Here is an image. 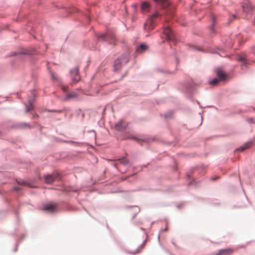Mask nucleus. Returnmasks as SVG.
<instances>
[{"mask_svg": "<svg viewBox=\"0 0 255 255\" xmlns=\"http://www.w3.org/2000/svg\"><path fill=\"white\" fill-rule=\"evenodd\" d=\"M158 17V13L156 12L153 14L144 25L145 29L147 30H151L155 26L154 20Z\"/></svg>", "mask_w": 255, "mask_h": 255, "instance_id": "1", "label": "nucleus"}, {"mask_svg": "<svg viewBox=\"0 0 255 255\" xmlns=\"http://www.w3.org/2000/svg\"><path fill=\"white\" fill-rule=\"evenodd\" d=\"M163 34L168 41H175L176 38L172 30L168 27L165 26L163 29Z\"/></svg>", "mask_w": 255, "mask_h": 255, "instance_id": "2", "label": "nucleus"}, {"mask_svg": "<svg viewBox=\"0 0 255 255\" xmlns=\"http://www.w3.org/2000/svg\"><path fill=\"white\" fill-rule=\"evenodd\" d=\"M128 61V57L118 58L115 61L114 67L115 70H118L122 64H126Z\"/></svg>", "mask_w": 255, "mask_h": 255, "instance_id": "3", "label": "nucleus"}, {"mask_svg": "<svg viewBox=\"0 0 255 255\" xmlns=\"http://www.w3.org/2000/svg\"><path fill=\"white\" fill-rule=\"evenodd\" d=\"M71 76L73 82L77 83L79 81L80 77L79 75V68L78 67H75L71 71Z\"/></svg>", "mask_w": 255, "mask_h": 255, "instance_id": "4", "label": "nucleus"}, {"mask_svg": "<svg viewBox=\"0 0 255 255\" xmlns=\"http://www.w3.org/2000/svg\"><path fill=\"white\" fill-rule=\"evenodd\" d=\"M57 205L56 203H50L44 206L43 209L48 212L52 213L56 211Z\"/></svg>", "mask_w": 255, "mask_h": 255, "instance_id": "5", "label": "nucleus"}, {"mask_svg": "<svg viewBox=\"0 0 255 255\" xmlns=\"http://www.w3.org/2000/svg\"><path fill=\"white\" fill-rule=\"evenodd\" d=\"M234 253V250L228 248L219 250L214 255H232Z\"/></svg>", "mask_w": 255, "mask_h": 255, "instance_id": "6", "label": "nucleus"}, {"mask_svg": "<svg viewBox=\"0 0 255 255\" xmlns=\"http://www.w3.org/2000/svg\"><path fill=\"white\" fill-rule=\"evenodd\" d=\"M99 38L103 39L106 41H109L110 43H114L115 42V36L110 34H102L99 37Z\"/></svg>", "mask_w": 255, "mask_h": 255, "instance_id": "7", "label": "nucleus"}, {"mask_svg": "<svg viewBox=\"0 0 255 255\" xmlns=\"http://www.w3.org/2000/svg\"><path fill=\"white\" fill-rule=\"evenodd\" d=\"M127 126L128 124L125 121L121 120L116 124L115 128L118 130H123L127 128Z\"/></svg>", "mask_w": 255, "mask_h": 255, "instance_id": "8", "label": "nucleus"}, {"mask_svg": "<svg viewBox=\"0 0 255 255\" xmlns=\"http://www.w3.org/2000/svg\"><path fill=\"white\" fill-rule=\"evenodd\" d=\"M242 7L243 11L247 13L251 11L253 9V6L248 1H247L244 3Z\"/></svg>", "mask_w": 255, "mask_h": 255, "instance_id": "9", "label": "nucleus"}, {"mask_svg": "<svg viewBox=\"0 0 255 255\" xmlns=\"http://www.w3.org/2000/svg\"><path fill=\"white\" fill-rule=\"evenodd\" d=\"M57 177L55 174L46 175L45 176V182L47 184H51L54 181Z\"/></svg>", "mask_w": 255, "mask_h": 255, "instance_id": "10", "label": "nucleus"}, {"mask_svg": "<svg viewBox=\"0 0 255 255\" xmlns=\"http://www.w3.org/2000/svg\"><path fill=\"white\" fill-rule=\"evenodd\" d=\"M216 73L220 81L225 80L227 77L226 74L224 73L220 68L217 69Z\"/></svg>", "mask_w": 255, "mask_h": 255, "instance_id": "11", "label": "nucleus"}, {"mask_svg": "<svg viewBox=\"0 0 255 255\" xmlns=\"http://www.w3.org/2000/svg\"><path fill=\"white\" fill-rule=\"evenodd\" d=\"M145 243H146V241H144L142 243V244L139 247H138L137 250H136L135 251H133V252L130 251V252H129V253L130 254L133 255H135L137 254L140 253L141 252L142 250L144 248V247L145 246Z\"/></svg>", "mask_w": 255, "mask_h": 255, "instance_id": "12", "label": "nucleus"}, {"mask_svg": "<svg viewBox=\"0 0 255 255\" xmlns=\"http://www.w3.org/2000/svg\"><path fill=\"white\" fill-rule=\"evenodd\" d=\"M252 141H249L248 142L245 143L244 144H243L242 146H241L240 148L237 149V150H240L241 151H243L246 149H247L252 145Z\"/></svg>", "mask_w": 255, "mask_h": 255, "instance_id": "13", "label": "nucleus"}, {"mask_svg": "<svg viewBox=\"0 0 255 255\" xmlns=\"http://www.w3.org/2000/svg\"><path fill=\"white\" fill-rule=\"evenodd\" d=\"M156 2L160 4L163 8H166L169 5L167 0H154Z\"/></svg>", "mask_w": 255, "mask_h": 255, "instance_id": "14", "label": "nucleus"}, {"mask_svg": "<svg viewBox=\"0 0 255 255\" xmlns=\"http://www.w3.org/2000/svg\"><path fill=\"white\" fill-rule=\"evenodd\" d=\"M148 46L145 44H141L137 48L136 51L138 52H143L147 49Z\"/></svg>", "mask_w": 255, "mask_h": 255, "instance_id": "15", "label": "nucleus"}, {"mask_svg": "<svg viewBox=\"0 0 255 255\" xmlns=\"http://www.w3.org/2000/svg\"><path fill=\"white\" fill-rule=\"evenodd\" d=\"M149 8V3L147 2H144L142 3L141 5V9L143 12H146L148 11Z\"/></svg>", "mask_w": 255, "mask_h": 255, "instance_id": "16", "label": "nucleus"}, {"mask_svg": "<svg viewBox=\"0 0 255 255\" xmlns=\"http://www.w3.org/2000/svg\"><path fill=\"white\" fill-rule=\"evenodd\" d=\"M128 163L127 159L125 158L122 159H118L117 160V162L115 164V166L117 168L118 167V165L119 164L125 165Z\"/></svg>", "mask_w": 255, "mask_h": 255, "instance_id": "17", "label": "nucleus"}, {"mask_svg": "<svg viewBox=\"0 0 255 255\" xmlns=\"http://www.w3.org/2000/svg\"><path fill=\"white\" fill-rule=\"evenodd\" d=\"M220 80L218 78H215L212 81H210V83L211 85H217Z\"/></svg>", "mask_w": 255, "mask_h": 255, "instance_id": "18", "label": "nucleus"}, {"mask_svg": "<svg viewBox=\"0 0 255 255\" xmlns=\"http://www.w3.org/2000/svg\"><path fill=\"white\" fill-rule=\"evenodd\" d=\"M32 102L31 100H30L29 102V105H27L26 106V111L27 112H29L32 109Z\"/></svg>", "mask_w": 255, "mask_h": 255, "instance_id": "19", "label": "nucleus"}, {"mask_svg": "<svg viewBox=\"0 0 255 255\" xmlns=\"http://www.w3.org/2000/svg\"><path fill=\"white\" fill-rule=\"evenodd\" d=\"M238 60L240 61L246 63L247 59L245 56H239L238 58Z\"/></svg>", "mask_w": 255, "mask_h": 255, "instance_id": "20", "label": "nucleus"}, {"mask_svg": "<svg viewBox=\"0 0 255 255\" xmlns=\"http://www.w3.org/2000/svg\"><path fill=\"white\" fill-rule=\"evenodd\" d=\"M77 97V95L76 93H71L67 95V98H76Z\"/></svg>", "mask_w": 255, "mask_h": 255, "instance_id": "21", "label": "nucleus"}, {"mask_svg": "<svg viewBox=\"0 0 255 255\" xmlns=\"http://www.w3.org/2000/svg\"><path fill=\"white\" fill-rule=\"evenodd\" d=\"M211 18H212V25H211V28L212 29H213V26L215 24V17L213 15H212L211 16Z\"/></svg>", "mask_w": 255, "mask_h": 255, "instance_id": "22", "label": "nucleus"}, {"mask_svg": "<svg viewBox=\"0 0 255 255\" xmlns=\"http://www.w3.org/2000/svg\"><path fill=\"white\" fill-rule=\"evenodd\" d=\"M247 121L250 123L255 124V118H249L247 120Z\"/></svg>", "mask_w": 255, "mask_h": 255, "instance_id": "23", "label": "nucleus"}, {"mask_svg": "<svg viewBox=\"0 0 255 255\" xmlns=\"http://www.w3.org/2000/svg\"><path fill=\"white\" fill-rule=\"evenodd\" d=\"M51 77H52V79L53 80H56L57 79L56 77L55 76L54 74L53 73H51Z\"/></svg>", "mask_w": 255, "mask_h": 255, "instance_id": "24", "label": "nucleus"}, {"mask_svg": "<svg viewBox=\"0 0 255 255\" xmlns=\"http://www.w3.org/2000/svg\"><path fill=\"white\" fill-rule=\"evenodd\" d=\"M20 189H21L20 188L18 187H14L13 188V190H15V191H18V190H20Z\"/></svg>", "mask_w": 255, "mask_h": 255, "instance_id": "25", "label": "nucleus"}, {"mask_svg": "<svg viewBox=\"0 0 255 255\" xmlns=\"http://www.w3.org/2000/svg\"><path fill=\"white\" fill-rule=\"evenodd\" d=\"M18 183L20 184H21V185L25 184V182H18Z\"/></svg>", "mask_w": 255, "mask_h": 255, "instance_id": "26", "label": "nucleus"}, {"mask_svg": "<svg viewBox=\"0 0 255 255\" xmlns=\"http://www.w3.org/2000/svg\"><path fill=\"white\" fill-rule=\"evenodd\" d=\"M236 17H237L236 15H235V14L233 15V16H232V18H233V19H236Z\"/></svg>", "mask_w": 255, "mask_h": 255, "instance_id": "27", "label": "nucleus"}, {"mask_svg": "<svg viewBox=\"0 0 255 255\" xmlns=\"http://www.w3.org/2000/svg\"><path fill=\"white\" fill-rule=\"evenodd\" d=\"M66 88H67L66 87H63V90H64V91H66Z\"/></svg>", "mask_w": 255, "mask_h": 255, "instance_id": "28", "label": "nucleus"}, {"mask_svg": "<svg viewBox=\"0 0 255 255\" xmlns=\"http://www.w3.org/2000/svg\"><path fill=\"white\" fill-rule=\"evenodd\" d=\"M135 138L136 139V140H137V141L138 142H139V141L140 140L139 139H138V138Z\"/></svg>", "mask_w": 255, "mask_h": 255, "instance_id": "29", "label": "nucleus"}]
</instances>
